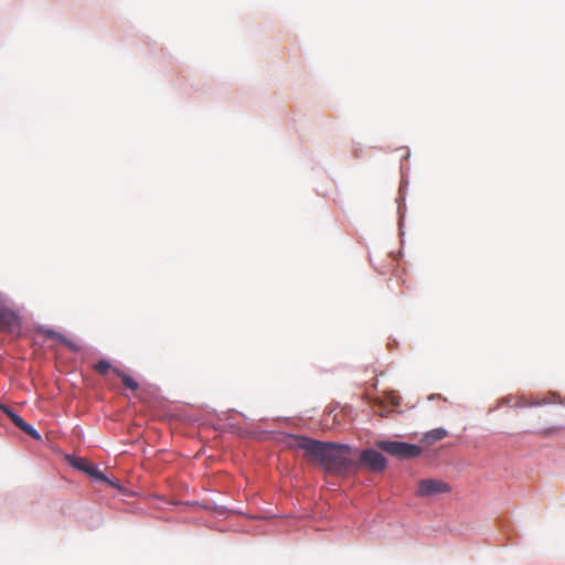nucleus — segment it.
I'll return each instance as SVG.
<instances>
[{"label":"nucleus","mask_w":565,"mask_h":565,"mask_svg":"<svg viewBox=\"0 0 565 565\" xmlns=\"http://www.w3.org/2000/svg\"><path fill=\"white\" fill-rule=\"evenodd\" d=\"M22 323L19 315L0 301V332L11 335H19L21 333Z\"/></svg>","instance_id":"3"},{"label":"nucleus","mask_w":565,"mask_h":565,"mask_svg":"<svg viewBox=\"0 0 565 565\" xmlns=\"http://www.w3.org/2000/svg\"><path fill=\"white\" fill-rule=\"evenodd\" d=\"M447 436V431L444 428H436L425 434L424 440L428 444L436 443L444 439Z\"/></svg>","instance_id":"9"},{"label":"nucleus","mask_w":565,"mask_h":565,"mask_svg":"<svg viewBox=\"0 0 565 565\" xmlns=\"http://www.w3.org/2000/svg\"><path fill=\"white\" fill-rule=\"evenodd\" d=\"M19 428L32 438L40 439V434L30 424L24 422V425L20 426Z\"/></svg>","instance_id":"13"},{"label":"nucleus","mask_w":565,"mask_h":565,"mask_svg":"<svg viewBox=\"0 0 565 565\" xmlns=\"http://www.w3.org/2000/svg\"><path fill=\"white\" fill-rule=\"evenodd\" d=\"M113 372L121 379L122 381V384L125 385V387L131 390V391H136L138 390L139 387V384L136 380H134L131 376H129L128 374H126L122 370L120 369H113Z\"/></svg>","instance_id":"8"},{"label":"nucleus","mask_w":565,"mask_h":565,"mask_svg":"<svg viewBox=\"0 0 565 565\" xmlns=\"http://www.w3.org/2000/svg\"><path fill=\"white\" fill-rule=\"evenodd\" d=\"M375 446L398 459L416 458L423 451L422 447L404 441L379 440L375 443Z\"/></svg>","instance_id":"2"},{"label":"nucleus","mask_w":565,"mask_h":565,"mask_svg":"<svg viewBox=\"0 0 565 565\" xmlns=\"http://www.w3.org/2000/svg\"><path fill=\"white\" fill-rule=\"evenodd\" d=\"M358 469L365 467L372 472H381L386 467V459L383 455L374 449H365L360 454Z\"/></svg>","instance_id":"4"},{"label":"nucleus","mask_w":565,"mask_h":565,"mask_svg":"<svg viewBox=\"0 0 565 565\" xmlns=\"http://www.w3.org/2000/svg\"><path fill=\"white\" fill-rule=\"evenodd\" d=\"M39 332L41 334L45 335L49 339H53L55 341H58L60 343L64 344L66 348H68L73 352H79L81 351V347L77 343L68 340L65 335H63L62 333H60V332H57L55 330L42 327V328L39 329Z\"/></svg>","instance_id":"6"},{"label":"nucleus","mask_w":565,"mask_h":565,"mask_svg":"<svg viewBox=\"0 0 565 565\" xmlns=\"http://www.w3.org/2000/svg\"><path fill=\"white\" fill-rule=\"evenodd\" d=\"M547 401L545 399H542V401H527V399H524L522 398L520 402H518L516 406L519 407H532V406H540V405H543V404H546Z\"/></svg>","instance_id":"12"},{"label":"nucleus","mask_w":565,"mask_h":565,"mask_svg":"<svg viewBox=\"0 0 565 565\" xmlns=\"http://www.w3.org/2000/svg\"><path fill=\"white\" fill-rule=\"evenodd\" d=\"M1 408L17 427L24 425L23 418L13 411H11L8 406H1Z\"/></svg>","instance_id":"11"},{"label":"nucleus","mask_w":565,"mask_h":565,"mask_svg":"<svg viewBox=\"0 0 565 565\" xmlns=\"http://www.w3.org/2000/svg\"><path fill=\"white\" fill-rule=\"evenodd\" d=\"M557 428L556 427H553V428H550V429H546L542 433L543 436H548V435H552V434H555L557 433Z\"/></svg>","instance_id":"14"},{"label":"nucleus","mask_w":565,"mask_h":565,"mask_svg":"<svg viewBox=\"0 0 565 565\" xmlns=\"http://www.w3.org/2000/svg\"><path fill=\"white\" fill-rule=\"evenodd\" d=\"M450 491V486L438 479H422L418 481L416 494L418 497H434Z\"/></svg>","instance_id":"5"},{"label":"nucleus","mask_w":565,"mask_h":565,"mask_svg":"<svg viewBox=\"0 0 565 565\" xmlns=\"http://www.w3.org/2000/svg\"><path fill=\"white\" fill-rule=\"evenodd\" d=\"M94 371L99 375H106L109 371H113L111 364L107 360H99L94 366Z\"/></svg>","instance_id":"10"},{"label":"nucleus","mask_w":565,"mask_h":565,"mask_svg":"<svg viewBox=\"0 0 565 565\" xmlns=\"http://www.w3.org/2000/svg\"><path fill=\"white\" fill-rule=\"evenodd\" d=\"M287 446L292 450H302L306 460L319 463L327 472L342 475L358 471L355 452L349 445L290 435Z\"/></svg>","instance_id":"1"},{"label":"nucleus","mask_w":565,"mask_h":565,"mask_svg":"<svg viewBox=\"0 0 565 565\" xmlns=\"http://www.w3.org/2000/svg\"><path fill=\"white\" fill-rule=\"evenodd\" d=\"M73 466L76 469H78L96 479L106 481V477L95 466L90 465L86 459L77 458L73 461Z\"/></svg>","instance_id":"7"}]
</instances>
